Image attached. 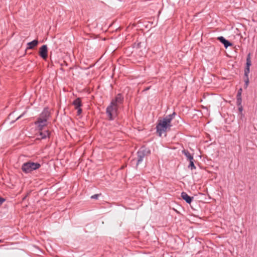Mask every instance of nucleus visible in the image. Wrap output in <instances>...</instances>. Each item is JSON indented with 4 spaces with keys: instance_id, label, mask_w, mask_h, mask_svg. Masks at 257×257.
Masks as SVG:
<instances>
[{
    "instance_id": "obj_1",
    "label": "nucleus",
    "mask_w": 257,
    "mask_h": 257,
    "mask_svg": "<svg viewBox=\"0 0 257 257\" xmlns=\"http://www.w3.org/2000/svg\"><path fill=\"white\" fill-rule=\"evenodd\" d=\"M123 97L120 93L113 99L106 108V114L109 120H113L118 114V108L123 103Z\"/></svg>"
},
{
    "instance_id": "obj_2",
    "label": "nucleus",
    "mask_w": 257,
    "mask_h": 257,
    "mask_svg": "<svg viewBox=\"0 0 257 257\" xmlns=\"http://www.w3.org/2000/svg\"><path fill=\"white\" fill-rule=\"evenodd\" d=\"M175 113L170 114L162 119L159 120L156 126L157 132L161 137L163 133H166L168 130H170L172 126L171 121Z\"/></svg>"
},
{
    "instance_id": "obj_3",
    "label": "nucleus",
    "mask_w": 257,
    "mask_h": 257,
    "mask_svg": "<svg viewBox=\"0 0 257 257\" xmlns=\"http://www.w3.org/2000/svg\"><path fill=\"white\" fill-rule=\"evenodd\" d=\"M49 115L50 112L47 109H44L41 113L37 121L36 122V124H38V127L39 130H42L44 126L47 125V120Z\"/></svg>"
},
{
    "instance_id": "obj_4",
    "label": "nucleus",
    "mask_w": 257,
    "mask_h": 257,
    "mask_svg": "<svg viewBox=\"0 0 257 257\" xmlns=\"http://www.w3.org/2000/svg\"><path fill=\"white\" fill-rule=\"evenodd\" d=\"M41 165L37 163H34L32 162H28L24 163L22 167V169L23 172L25 173H30L33 170L39 169Z\"/></svg>"
},
{
    "instance_id": "obj_5",
    "label": "nucleus",
    "mask_w": 257,
    "mask_h": 257,
    "mask_svg": "<svg viewBox=\"0 0 257 257\" xmlns=\"http://www.w3.org/2000/svg\"><path fill=\"white\" fill-rule=\"evenodd\" d=\"M39 55L44 60H46L47 58L48 49L46 45H43L40 48Z\"/></svg>"
},
{
    "instance_id": "obj_6",
    "label": "nucleus",
    "mask_w": 257,
    "mask_h": 257,
    "mask_svg": "<svg viewBox=\"0 0 257 257\" xmlns=\"http://www.w3.org/2000/svg\"><path fill=\"white\" fill-rule=\"evenodd\" d=\"M145 150L144 148H141L137 153L138 161L137 166H138L143 160L145 156Z\"/></svg>"
},
{
    "instance_id": "obj_7",
    "label": "nucleus",
    "mask_w": 257,
    "mask_h": 257,
    "mask_svg": "<svg viewBox=\"0 0 257 257\" xmlns=\"http://www.w3.org/2000/svg\"><path fill=\"white\" fill-rule=\"evenodd\" d=\"M42 130H43V128L42 129V130H40V133H39L40 138H38V139H44L47 138V137H49V136L50 134L49 131L48 130L42 131Z\"/></svg>"
},
{
    "instance_id": "obj_8",
    "label": "nucleus",
    "mask_w": 257,
    "mask_h": 257,
    "mask_svg": "<svg viewBox=\"0 0 257 257\" xmlns=\"http://www.w3.org/2000/svg\"><path fill=\"white\" fill-rule=\"evenodd\" d=\"M217 39L224 45V46L226 48H227L228 46L232 45V44L226 40L223 37H218Z\"/></svg>"
},
{
    "instance_id": "obj_9",
    "label": "nucleus",
    "mask_w": 257,
    "mask_h": 257,
    "mask_svg": "<svg viewBox=\"0 0 257 257\" xmlns=\"http://www.w3.org/2000/svg\"><path fill=\"white\" fill-rule=\"evenodd\" d=\"M181 197L186 201L188 203H191L192 201L193 197L189 196L186 192H183L181 193Z\"/></svg>"
},
{
    "instance_id": "obj_10",
    "label": "nucleus",
    "mask_w": 257,
    "mask_h": 257,
    "mask_svg": "<svg viewBox=\"0 0 257 257\" xmlns=\"http://www.w3.org/2000/svg\"><path fill=\"white\" fill-rule=\"evenodd\" d=\"M38 41L37 40H34L33 41L28 43L27 49H33L37 46Z\"/></svg>"
},
{
    "instance_id": "obj_11",
    "label": "nucleus",
    "mask_w": 257,
    "mask_h": 257,
    "mask_svg": "<svg viewBox=\"0 0 257 257\" xmlns=\"http://www.w3.org/2000/svg\"><path fill=\"white\" fill-rule=\"evenodd\" d=\"M241 92H242L241 89H240L239 90H238V91L237 92V95H236V99H237L236 102H237V104L239 105H240L241 103Z\"/></svg>"
},
{
    "instance_id": "obj_12",
    "label": "nucleus",
    "mask_w": 257,
    "mask_h": 257,
    "mask_svg": "<svg viewBox=\"0 0 257 257\" xmlns=\"http://www.w3.org/2000/svg\"><path fill=\"white\" fill-rule=\"evenodd\" d=\"M73 104L75 106V108H79L81 106V99L79 98L76 99L73 102Z\"/></svg>"
},
{
    "instance_id": "obj_13",
    "label": "nucleus",
    "mask_w": 257,
    "mask_h": 257,
    "mask_svg": "<svg viewBox=\"0 0 257 257\" xmlns=\"http://www.w3.org/2000/svg\"><path fill=\"white\" fill-rule=\"evenodd\" d=\"M182 153L186 157L188 160H193V156L188 151L184 150L182 151Z\"/></svg>"
},
{
    "instance_id": "obj_14",
    "label": "nucleus",
    "mask_w": 257,
    "mask_h": 257,
    "mask_svg": "<svg viewBox=\"0 0 257 257\" xmlns=\"http://www.w3.org/2000/svg\"><path fill=\"white\" fill-rule=\"evenodd\" d=\"M193 160H189L190 162L189 165L188 166V168H190L191 170L195 169L196 168V167L194 165Z\"/></svg>"
},
{
    "instance_id": "obj_15",
    "label": "nucleus",
    "mask_w": 257,
    "mask_h": 257,
    "mask_svg": "<svg viewBox=\"0 0 257 257\" xmlns=\"http://www.w3.org/2000/svg\"><path fill=\"white\" fill-rule=\"evenodd\" d=\"M251 65V61L250 59V56L249 54L247 56V59H246V67H249Z\"/></svg>"
},
{
    "instance_id": "obj_16",
    "label": "nucleus",
    "mask_w": 257,
    "mask_h": 257,
    "mask_svg": "<svg viewBox=\"0 0 257 257\" xmlns=\"http://www.w3.org/2000/svg\"><path fill=\"white\" fill-rule=\"evenodd\" d=\"M249 72V67H246L244 70V74L247 77L248 74Z\"/></svg>"
},
{
    "instance_id": "obj_17",
    "label": "nucleus",
    "mask_w": 257,
    "mask_h": 257,
    "mask_svg": "<svg viewBox=\"0 0 257 257\" xmlns=\"http://www.w3.org/2000/svg\"><path fill=\"white\" fill-rule=\"evenodd\" d=\"M77 110V114L80 115L82 112V109L80 107L79 108H75Z\"/></svg>"
},
{
    "instance_id": "obj_18",
    "label": "nucleus",
    "mask_w": 257,
    "mask_h": 257,
    "mask_svg": "<svg viewBox=\"0 0 257 257\" xmlns=\"http://www.w3.org/2000/svg\"><path fill=\"white\" fill-rule=\"evenodd\" d=\"M99 195L98 194H95L94 195H92L91 198L92 199H97L98 198V197Z\"/></svg>"
},
{
    "instance_id": "obj_19",
    "label": "nucleus",
    "mask_w": 257,
    "mask_h": 257,
    "mask_svg": "<svg viewBox=\"0 0 257 257\" xmlns=\"http://www.w3.org/2000/svg\"><path fill=\"white\" fill-rule=\"evenodd\" d=\"M5 201V199L2 197H0V205H1Z\"/></svg>"
},
{
    "instance_id": "obj_20",
    "label": "nucleus",
    "mask_w": 257,
    "mask_h": 257,
    "mask_svg": "<svg viewBox=\"0 0 257 257\" xmlns=\"http://www.w3.org/2000/svg\"><path fill=\"white\" fill-rule=\"evenodd\" d=\"M242 107L241 106H240L239 108H238V110L240 112V114L241 115H242Z\"/></svg>"
},
{
    "instance_id": "obj_21",
    "label": "nucleus",
    "mask_w": 257,
    "mask_h": 257,
    "mask_svg": "<svg viewBox=\"0 0 257 257\" xmlns=\"http://www.w3.org/2000/svg\"><path fill=\"white\" fill-rule=\"evenodd\" d=\"M248 82H249V81H248V79L247 78V79L245 81V83L246 86H247L248 85Z\"/></svg>"
},
{
    "instance_id": "obj_22",
    "label": "nucleus",
    "mask_w": 257,
    "mask_h": 257,
    "mask_svg": "<svg viewBox=\"0 0 257 257\" xmlns=\"http://www.w3.org/2000/svg\"><path fill=\"white\" fill-rule=\"evenodd\" d=\"M4 241L3 240L0 239V243L3 242Z\"/></svg>"
}]
</instances>
